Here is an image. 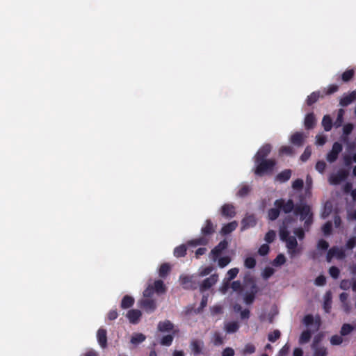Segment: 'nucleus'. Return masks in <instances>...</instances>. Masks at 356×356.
<instances>
[{
    "label": "nucleus",
    "instance_id": "obj_1",
    "mask_svg": "<svg viewBox=\"0 0 356 356\" xmlns=\"http://www.w3.org/2000/svg\"><path fill=\"white\" fill-rule=\"evenodd\" d=\"M294 222V219L290 216H286L282 224L280 226L279 234L280 239L286 243V246L289 250V252L293 255L297 252L298 242L296 238L293 236H290V232L288 230L289 225Z\"/></svg>",
    "mask_w": 356,
    "mask_h": 356
},
{
    "label": "nucleus",
    "instance_id": "obj_2",
    "mask_svg": "<svg viewBox=\"0 0 356 356\" xmlns=\"http://www.w3.org/2000/svg\"><path fill=\"white\" fill-rule=\"evenodd\" d=\"M215 232V227L212 221L207 219L205 221L204 225L201 229L202 236L188 241L187 244L188 245H206L209 243L208 236L212 235Z\"/></svg>",
    "mask_w": 356,
    "mask_h": 356
},
{
    "label": "nucleus",
    "instance_id": "obj_3",
    "mask_svg": "<svg viewBox=\"0 0 356 356\" xmlns=\"http://www.w3.org/2000/svg\"><path fill=\"white\" fill-rule=\"evenodd\" d=\"M254 174L259 177L267 175H272L276 165V161L274 159L266 160L254 161Z\"/></svg>",
    "mask_w": 356,
    "mask_h": 356
},
{
    "label": "nucleus",
    "instance_id": "obj_4",
    "mask_svg": "<svg viewBox=\"0 0 356 356\" xmlns=\"http://www.w3.org/2000/svg\"><path fill=\"white\" fill-rule=\"evenodd\" d=\"M274 206L278 207L280 211L284 213H289L294 211L296 206L293 200L289 199L286 201L283 198L277 199L274 202Z\"/></svg>",
    "mask_w": 356,
    "mask_h": 356
},
{
    "label": "nucleus",
    "instance_id": "obj_5",
    "mask_svg": "<svg viewBox=\"0 0 356 356\" xmlns=\"http://www.w3.org/2000/svg\"><path fill=\"white\" fill-rule=\"evenodd\" d=\"M294 214L300 216V220L303 221L307 219L309 215H313L311 207L307 204H297L294 210Z\"/></svg>",
    "mask_w": 356,
    "mask_h": 356
},
{
    "label": "nucleus",
    "instance_id": "obj_6",
    "mask_svg": "<svg viewBox=\"0 0 356 356\" xmlns=\"http://www.w3.org/2000/svg\"><path fill=\"white\" fill-rule=\"evenodd\" d=\"M180 282L184 289L195 290L199 286V283L195 280L194 276L181 275Z\"/></svg>",
    "mask_w": 356,
    "mask_h": 356
},
{
    "label": "nucleus",
    "instance_id": "obj_7",
    "mask_svg": "<svg viewBox=\"0 0 356 356\" xmlns=\"http://www.w3.org/2000/svg\"><path fill=\"white\" fill-rule=\"evenodd\" d=\"M342 149L343 147L341 143L339 142L334 143L331 151L327 154V161L330 163L334 162Z\"/></svg>",
    "mask_w": 356,
    "mask_h": 356
},
{
    "label": "nucleus",
    "instance_id": "obj_8",
    "mask_svg": "<svg viewBox=\"0 0 356 356\" xmlns=\"http://www.w3.org/2000/svg\"><path fill=\"white\" fill-rule=\"evenodd\" d=\"M251 286L249 292H247L243 298L244 302L246 305H251L255 299L256 294L259 291L257 285L253 282L250 281Z\"/></svg>",
    "mask_w": 356,
    "mask_h": 356
},
{
    "label": "nucleus",
    "instance_id": "obj_9",
    "mask_svg": "<svg viewBox=\"0 0 356 356\" xmlns=\"http://www.w3.org/2000/svg\"><path fill=\"white\" fill-rule=\"evenodd\" d=\"M272 150L271 145L267 143L262 145L254 156V161L266 160Z\"/></svg>",
    "mask_w": 356,
    "mask_h": 356
},
{
    "label": "nucleus",
    "instance_id": "obj_10",
    "mask_svg": "<svg viewBox=\"0 0 356 356\" xmlns=\"http://www.w3.org/2000/svg\"><path fill=\"white\" fill-rule=\"evenodd\" d=\"M348 176L347 170L341 169L339 170L337 173L333 174L330 177V182L332 184L337 185L341 181H344Z\"/></svg>",
    "mask_w": 356,
    "mask_h": 356
},
{
    "label": "nucleus",
    "instance_id": "obj_11",
    "mask_svg": "<svg viewBox=\"0 0 356 356\" xmlns=\"http://www.w3.org/2000/svg\"><path fill=\"white\" fill-rule=\"evenodd\" d=\"M218 280L217 274H213L209 277L206 278L200 284H199L200 290L201 292L209 289L213 286Z\"/></svg>",
    "mask_w": 356,
    "mask_h": 356
},
{
    "label": "nucleus",
    "instance_id": "obj_12",
    "mask_svg": "<svg viewBox=\"0 0 356 356\" xmlns=\"http://www.w3.org/2000/svg\"><path fill=\"white\" fill-rule=\"evenodd\" d=\"M334 257H337L339 259H342L346 257L345 252L342 249L339 248L338 247H332L331 248L327 253L326 260L328 262H330Z\"/></svg>",
    "mask_w": 356,
    "mask_h": 356
},
{
    "label": "nucleus",
    "instance_id": "obj_13",
    "mask_svg": "<svg viewBox=\"0 0 356 356\" xmlns=\"http://www.w3.org/2000/svg\"><path fill=\"white\" fill-rule=\"evenodd\" d=\"M227 246L228 243L226 240L221 241L211 252L212 259L216 261Z\"/></svg>",
    "mask_w": 356,
    "mask_h": 356
},
{
    "label": "nucleus",
    "instance_id": "obj_14",
    "mask_svg": "<svg viewBox=\"0 0 356 356\" xmlns=\"http://www.w3.org/2000/svg\"><path fill=\"white\" fill-rule=\"evenodd\" d=\"M140 307L146 312L152 313L156 308V301L151 298H144L140 301Z\"/></svg>",
    "mask_w": 356,
    "mask_h": 356
},
{
    "label": "nucleus",
    "instance_id": "obj_15",
    "mask_svg": "<svg viewBox=\"0 0 356 356\" xmlns=\"http://www.w3.org/2000/svg\"><path fill=\"white\" fill-rule=\"evenodd\" d=\"M307 137V135L304 133L297 131L291 136L290 142L296 147H301L303 145Z\"/></svg>",
    "mask_w": 356,
    "mask_h": 356
},
{
    "label": "nucleus",
    "instance_id": "obj_16",
    "mask_svg": "<svg viewBox=\"0 0 356 356\" xmlns=\"http://www.w3.org/2000/svg\"><path fill=\"white\" fill-rule=\"evenodd\" d=\"M221 215L227 218H234L236 215V209L232 204H225L221 207Z\"/></svg>",
    "mask_w": 356,
    "mask_h": 356
},
{
    "label": "nucleus",
    "instance_id": "obj_17",
    "mask_svg": "<svg viewBox=\"0 0 356 356\" xmlns=\"http://www.w3.org/2000/svg\"><path fill=\"white\" fill-rule=\"evenodd\" d=\"M257 224V220L254 215L245 216L241 221V229L244 230L250 227H253Z\"/></svg>",
    "mask_w": 356,
    "mask_h": 356
},
{
    "label": "nucleus",
    "instance_id": "obj_18",
    "mask_svg": "<svg viewBox=\"0 0 356 356\" xmlns=\"http://www.w3.org/2000/svg\"><path fill=\"white\" fill-rule=\"evenodd\" d=\"M97 338L99 346L102 348L107 347V332L104 328H99L97 332Z\"/></svg>",
    "mask_w": 356,
    "mask_h": 356
},
{
    "label": "nucleus",
    "instance_id": "obj_19",
    "mask_svg": "<svg viewBox=\"0 0 356 356\" xmlns=\"http://www.w3.org/2000/svg\"><path fill=\"white\" fill-rule=\"evenodd\" d=\"M323 309L325 313L329 314L332 309V294L330 291H327L323 297Z\"/></svg>",
    "mask_w": 356,
    "mask_h": 356
},
{
    "label": "nucleus",
    "instance_id": "obj_20",
    "mask_svg": "<svg viewBox=\"0 0 356 356\" xmlns=\"http://www.w3.org/2000/svg\"><path fill=\"white\" fill-rule=\"evenodd\" d=\"M316 118L314 113H309L306 115L304 121V125L306 129H312L316 124Z\"/></svg>",
    "mask_w": 356,
    "mask_h": 356
},
{
    "label": "nucleus",
    "instance_id": "obj_21",
    "mask_svg": "<svg viewBox=\"0 0 356 356\" xmlns=\"http://www.w3.org/2000/svg\"><path fill=\"white\" fill-rule=\"evenodd\" d=\"M142 313L138 309H131L127 312V317L130 323L136 324L138 322Z\"/></svg>",
    "mask_w": 356,
    "mask_h": 356
},
{
    "label": "nucleus",
    "instance_id": "obj_22",
    "mask_svg": "<svg viewBox=\"0 0 356 356\" xmlns=\"http://www.w3.org/2000/svg\"><path fill=\"white\" fill-rule=\"evenodd\" d=\"M238 227V222L236 220L225 224L221 228L220 233L222 235H227L234 231Z\"/></svg>",
    "mask_w": 356,
    "mask_h": 356
},
{
    "label": "nucleus",
    "instance_id": "obj_23",
    "mask_svg": "<svg viewBox=\"0 0 356 356\" xmlns=\"http://www.w3.org/2000/svg\"><path fill=\"white\" fill-rule=\"evenodd\" d=\"M324 96L320 91H315L312 92L307 98L306 103L308 106H312L316 103L320 98H323Z\"/></svg>",
    "mask_w": 356,
    "mask_h": 356
},
{
    "label": "nucleus",
    "instance_id": "obj_24",
    "mask_svg": "<svg viewBox=\"0 0 356 356\" xmlns=\"http://www.w3.org/2000/svg\"><path fill=\"white\" fill-rule=\"evenodd\" d=\"M174 328L173 324L168 320L160 321L158 324V330L160 332H170Z\"/></svg>",
    "mask_w": 356,
    "mask_h": 356
},
{
    "label": "nucleus",
    "instance_id": "obj_25",
    "mask_svg": "<svg viewBox=\"0 0 356 356\" xmlns=\"http://www.w3.org/2000/svg\"><path fill=\"white\" fill-rule=\"evenodd\" d=\"M152 286L154 291L159 294L165 293L166 291V286L161 280L154 281Z\"/></svg>",
    "mask_w": 356,
    "mask_h": 356
},
{
    "label": "nucleus",
    "instance_id": "obj_26",
    "mask_svg": "<svg viewBox=\"0 0 356 356\" xmlns=\"http://www.w3.org/2000/svg\"><path fill=\"white\" fill-rule=\"evenodd\" d=\"M134 302L135 300L133 297L129 295H126L123 297L121 301L120 307L122 309H129L134 305Z\"/></svg>",
    "mask_w": 356,
    "mask_h": 356
},
{
    "label": "nucleus",
    "instance_id": "obj_27",
    "mask_svg": "<svg viewBox=\"0 0 356 356\" xmlns=\"http://www.w3.org/2000/svg\"><path fill=\"white\" fill-rule=\"evenodd\" d=\"M291 170L289 169L284 170L277 174L276 176V180L280 182H286L291 178Z\"/></svg>",
    "mask_w": 356,
    "mask_h": 356
},
{
    "label": "nucleus",
    "instance_id": "obj_28",
    "mask_svg": "<svg viewBox=\"0 0 356 356\" xmlns=\"http://www.w3.org/2000/svg\"><path fill=\"white\" fill-rule=\"evenodd\" d=\"M171 270V266L168 263H163L159 270V275L161 278H165Z\"/></svg>",
    "mask_w": 356,
    "mask_h": 356
},
{
    "label": "nucleus",
    "instance_id": "obj_29",
    "mask_svg": "<svg viewBox=\"0 0 356 356\" xmlns=\"http://www.w3.org/2000/svg\"><path fill=\"white\" fill-rule=\"evenodd\" d=\"M191 349L194 355H197L202 353L203 342L198 340H194L191 342Z\"/></svg>",
    "mask_w": 356,
    "mask_h": 356
},
{
    "label": "nucleus",
    "instance_id": "obj_30",
    "mask_svg": "<svg viewBox=\"0 0 356 356\" xmlns=\"http://www.w3.org/2000/svg\"><path fill=\"white\" fill-rule=\"evenodd\" d=\"M355 99V93L353 92L349 95H346L340 99V105L341 106H347L350 104Z\"/></svg>",
    "mask_w": 356,
    "mask_h": 356
},
{
    "label": "nucleus",
    "instance_id": "obj_31",
    "mask_svg": "<svg viewBox=\"0 0 356 356\" xmlns=\"http://www.w3.org/2000/svg\"><path fill=\"white\" fill-rule=\"evenodd\" d=\"M312 332L309 330H304L299 338V343L300 344H305L308 343L312 338Z\"/></svg>",
    "mask_w": 356,
    "mask_h": 356
},
{
    "label": "nucleus",
    "instance_id": "obj_32",
    "mask_svg": "<svg viewBox=\"0 0 356 356\" xmlns=\"http://www.w3.org/2000/svg\"><path fill=\"white\" fill-rule=\"evenodd\" d=\"M186 251H187V248H186V245L182 244V245H180L177 247H176L174 249L173 253H174L175 257L179 258V257H184L186 254Z\"/></svg>",
    "mask_w": 356,
    "mask_h": 356
},
{
    "label": "nucleus",
    "instance_id": "obj_33",
    "mask_svg": "<svg viewBox=\"0 0 356 356\" xmlns=\"http://www.w3.org/2000/svg\"><path fill=\"white\" fill-rule=\"evenodd\" d=\"M322 125L325 131H330L332 127V120L330 115H324L322 120Z\"/></svg>",
    "mask_w": 356,
    "mask_h": 356
},
{
    "label": "nucleus",
    "instance_id": "obj_34",
    "mask_svg": "<svg viewBox=\"0 0 356 356\" xmlns=\"http://www.w3.org/2000/svg\"><path fill=\"white\" fill-rule=\"evenodd\" d=\"M225 330L228 333H234L239 329V325L238 322L233 321L229 322L225 325Z\"/></svg>",
    "mask_w": 356,
    "mask_h": 356
},
{
    "label": "nucleus",
    "instance_id": "obj_35",
    "mask_svg": "<svg viewBox=\"0 0 356 356\" xmlns=\"http://www.w3.org/2000/svg\"><path fill=\"white\" fill-rule=\"evenodd\" d=\"M280 213V210L278 207H275V208H271L268 211V217L270 220H276Z\"/></svg>",
    "mask_w": 356,
    "mask_h": 356
},
{
    "label": "nucleus",
    "instance_id": "obj_36",
    "mask_svg": "<svg viewBox=\"0 0 356 356\" xmlns=\"http://www.w3.org/2000/svg\"><path fill=\"white\" fill-rule=\"evenodd\" d=\"M355 71L353 69L347 70H346L342 74H341V80L343 82H348L350 81L353 77L354 76Z\"/></svg>",
    "mask_w": 356,
    "mask_h": 356
},
{
    "label": "nucleus",
    "instance_id": "obj_37",
    "mask_svg": "<svg viewBox=\"0 0 356 356\" xmlns=\"http://www.w3.org/2000/svg\"><path fill=\"white\" fill-rule=\"evenodd\" d=\"M146 339V337L142 333H136L132 336L131 342L133 344H138L143 342Z\"/></svg>",
    "mask_w": 356,
    "mask_h": 356
},
{
    "label": "nucleus",
    "instance_id": "obj_38",
    "mask_svg": "<svg viewBox=\"0 0 356 356\" xmlns=\"http://www.w3.org/2000/svg\"><path fill=\"white\" fill-rule=\"evenodd\" d=\"M344 111L340 108L337 113V118L334 122V126L337 128L340 127L342 125L343 121Z\"/></svg>",
    "mask_w": 356,
    "mask_h": 356
},
{
    "label": "nucleus",
    "instance_id": "obj_39",
    "mask_svg": "<svg viewBox=\"0 0 356 356\" xmlns=\"http://www.w3.org/2000/svg\"><path fill=\"white\" fill-rule=\"evenodd\" d=\"M312 349L314 350V356H327V348L323 346H318Z\"/></svg>",
    "mask_w": 356,
    "mask_h": 356
},
{
    "label": "nucleus",
    "instance_id": "obj_40",
    "mask_svg": "<svg viewBox=\"0 0 356 356\" xmlns=\"http://www.w3.org/2000/svg\"><path fill=\"white\" fill-rule=\"evenodd\" d=\"M286 262V258L284 254H279L275 259L273 261V265L274 266H280Z\"/></svg>",
    "mask_w": 356,
    "mask_h": 356
},
{
    "label": "nucleus",
    "instance_id": "obj_41",
    "mask_svg": "<svg viewBox=\"0 0 356 356\" xmlns=\"http://www.w3.org/2000/svg\"><path fill=\"white\" fill-rule=\"evenodd\" d=\"M322 231L325 236H329L332 232V224L330 221L325 222L322 227Z\"/></svg>",
    "mask_w": 356,
    "mask_h": 356
},
{
    "label": "nucleus",
    "instance_id": "obj_42",
    "mask_svg": "<svg viewBox=\"0 0 356 356\" xmlns=\"http://www.w3.org/2000/svg\"><path fill=\"white\" fill-rule=\"evenodd\" d=\"M250 191V187L248 185H243L237 192V195L241 197H245Z\"/></svg>",
    "mask_w": 356,
    "mask_h": 356
},
{
    "label": "nucleus",
    "instance_id": "obj_43",
    "mask_svg": "<svg viewBox=\"0 0 356 356\" xmlns=\"http://www.w3.org/2000/svg\"><path fill=\"white\" fill-rule=\"evenodd\" d=\"M244 265L247 268H254L256 266V260L252 257H247L244 261Z\"/></svg>",
    "mask_w": 356,
    "mask_h": 356
},
{
    "label": "nucleus",
    "instance_id": "obj_44",
    "mask_svg": "<svg viewBox=\"0 0 356 356\" xmlns=\"http://www.w3.org/2000/svg\"><path fill=\"white\" fill-rule=\"evenodd\" d=\"M281 336V333L280 330H275L272 332H270L268 335V339L270 342H275Z\"/></svg>",
    "mask_w": 356,
    "mask_h": 356
},
{
    "label": "nucleus",
    "instance_id": "obj_45",
    "mask_svg": "<svg viewBox=\"0 0 356 356\" xmlns=\"http://www.w3.org/2000/svg\"><path fill=\"white\" fill-rule=\"evenodd\" d=\"M173 341V336L171 334H168L162 337L161 339V344L163 346H169L172 344Z\"/></svg>",
    "mask_w": 356,
    "mask_h": 356
},
{
    "label": "nucleus",
    "instance_id": "obj_46",
    "mask_svg": "<svg viewBox=\"0 0 356 356\" xmlns=\"http://www.w3.org/2000/svg\"><path fill=\"white\" fill-rule=\"evenodd\" d=\"M280 154L291 155L293 153V149L289 145L282 146L279 150Z\"/></svg>",
    "mask_w": 356,
    "mask_h": 356
},
{
    "label": "nucleus",
    "instance_id": "obj_47",
    "mask_svg": "<svg viewBox=\"0 0 356 356\" xmlns=\"http://www.w3.org/2000/svg\"><path fill=\"white\" fill-rule=\"evenodd\" d=\"M276 237V233L274 230H269L265 235V241L268 243H273Z\"/></svg>",
    "mask_w": 356,
    "mask_h": 356
},
{
    "label": "nucleus",
    "instance_id": "obj_48",
    "mask_svg": "<svg viewBox=\"0 0 356 356\" xmlns=\"http://www.w3.org/2000/svg\"><path fill=\"white\" fill-rule=\"evenodd\" d=\"M239 272L238 268H233L228 270L227 272V281H231L234 280L238 275Z\"/></svg>",
    "mask_w": 356,
    "mask_h": 356
},
{
    "label": "nucleus",
    "instance_id": "obj_49",
    "mask_svg": "<svg viewBox=\"0 0 356 356\" xmlns=\"http://www.w3.org/2000/svg\"><path fill=\"white\" fill-rule=\"evenodd\" d=\"M274 269L271 267H266L262 273L263 278L268 280L274 274Z\"/></svg>",
    "mask_w": 356,
    "mask_h": 356
},
{
    "label": "nucleus",
    "instance_id": "obj_50",
    "mask_svg": "<svg viewBox=\"0 0 356 356\" xmlns=\"http://www.w3.org/2000/svg\"><path fill=\"white\" fill-rule=\"evenodd\" d=\"M311 154H312V149H311L310 147L307 146L305 148L302 154L300 156L301 161L303 162L307 161L309 159V158L310 157Z\"/></svg>",
    "mask_w": 356,
    "mask_h": 356
},
{
    "label": "nucleus",
    "instance_id": "obj_51",
    "mask_svg": "<svg viewBox=\"0 0 356 356\" xmlns=\"http://www.w3.org/2000/svg\"><path fill=\"white\" fill-rule=\"evenodd\" d=\"M356 246V236H351L346 243V248L353 250Z\"/></svg>",
    "mask_w": 356,
    "mask_h": 356
},
{
    "label": "nucleus",
    "instance_id": "obj_52",
    "mask_svg": "<svg viewBox=\"0 0 356 356\" xmlns=\"http://www.w3.org/2000/svg\"><path fill=\"white\" fill-rule=\"evenodd\" d=\"M352 283V279L351 280H342L340 282L339 287L342 290H348L350 288Z\"/></svg>",
    "mask_w": 356,
    "mask_h": 356
},
{
    "label": "nucleus",
    "instance_id": "obj_53",
    "mask_svg": "<svg viewBox=\"0 0 356 356\" xmlns=\"http://www.w3.org/2000/svg\"><path fill=\"white\" fill-rule=\"evenodd\" d=\"M270 247L268 244H263L258 250V254L261 256H265L268 254Z\"/></svg>",
    "mask_w": 356,
    "mask_h": 356
},
{
    "label": "nucleus",
    "instance_id": "obj_54",
    "mask_svg": "<svg viewBox=\"0 0 356 356\" xmlns=\"http://www.w3.org/2000/svg\"><path fill=\"white\" fill-rule=\"evenodd\" d=\"M231 261V259L229 258V257L228 256H225V257H220L219 259H218V266L220 267V268H224L227 265H228L229 264V262Z\"/></svg>",
    "mask_w": 356,
    "mask_h": 356
},
{
    "label": "nucleus",
    "instance_id": "obj_55",
    "mask_svg": "<svg viewBox=\"0 0 356 356\" xmlns=\"http://www.w3.org/2000/svg\"><path fill=\"white\" fill-rule=\"evenodd\" d=\"M329 248V243L324 239H320L317 243V248L325 251Z\"/></svg>",
    "mask_w": 356,
    "mask_h": 356
},
{
    "label": "nucleus",
    "instance_id": "obj_56",
    "mask_svg": "<svg viewBox=\"0 0 356 356\" xmlns=\"http://www.w3.org/2000/svg\"><path fill=\"white\" fill-rule=\"evenodd\" d=\"M338 89H339L338 86H337L335 84L330 85L328 86L327 90H325L323 92V96H325V95H329L333 94L335 92H337L338 90Z\"/></svg>",
    "mask_w": 356,
    "mask_h": 356
},
{
    "label": "nucleus",
    "instance_id": "obj_57",
    "mask_svg": "<svg viewBox=\"0 0 356 356\" xmlns=\"http://www.w3.org/2000/svg\"><path fill=\"white\" fill-rule=\"evenodd\" d=\"M329 273L332 278L337 279L339 276L340 270L337 267L332 266L329 269Z\"/></svg>",
    "mask_w": 356,
    "mask_h": 356
},
{
    "label": "nucleus",
    "instance_id": "obj_58",
    "mask_svg": "<svg viewBox=\"0 0 356 356\" xmlns=\"http://www.w3.org/2000/svg\"><path fill=\"white\" fill-rule=\"evenodd\" d=\"M304 182L301 179H297L292 183V188L295 190H301L303 188Z\"/></svg>",
    "mask_w": 356,
    "mask_h": 356
},
{
    "label": "nucleus",
    "instance_id": "obj_59",
    "mask_svg": "<svg viewBox=\"0 0 356 356\" xmlns=\"http://www.w3.org/2000/svg\"><path fill=\"white\" fill-rule=\"evenodd\" d=\"M213 344L215 346H221L223 343V339L218 332H215L213 334Z\"/></svg>",
    "mask_w": 356,
    "mask_h": 356
},
{
    "label": "nucleus",
    "instance_id": "obj_60",
    "mask_svg": "<svg viewBox=\"0 0 356 356\" xmlns=\"http://www.w3.org/2000/svg\"><path fill=\"white\" fill-rule=\"evenodd\" d=\"M343 342V339L341 336L339 335H334L330 339V343L332 345L337 346L341 344Z\"/></svg>",
    "mask_w": 356,
    "mask_h": 356
},
{
    "label": "nucleus",
    "instance_id": "obj_61",
    "mask_svg": "<svg viewBox=\"0 0 356 356\" xmlns=\"http://www.w3.org/2000/svg\"><path fill=\"white\" fill-rule=\"evenodd\" d=\"M314 319L312 314L305 316L302 322L306 326H309L314 323Z\"/></svg>",
    "mask_w": 356,
    "mask_h": 356
},
{
    "label": "nucleus",
    "instance_id": "obj_62",
    "mask_svg": "<svg viewBox=\"0 0 356 356\" xmlns=\"http://www.w3.org/2000/svg\"><path fill=\"white\" fill-rule=\"evenodd\" d=\"M154 292L155 291L153 289V286L152 285H149L148 287L143 291V296L145 298H150L152 296Z\"/></svg>",
    "mask_w": 356,
    "mask_h": 356
},
{
    "label": "nucleus",
    "instance_id": "obj_63",
    "mask_svg": "<svg viewBox=\"0 0 356 356\" xmlns=\"http://www.w3.org/2000/svg\"><path fill=\"white\" fill-rule=\"evenodd\" d=\"M255 352V346L252 343H248L243 349L244 354H252Z\"/></svg>",
    "mask_w": 356,
    "mask_h": 356
},
{
    "label": "nucleus",
    "instance_id": "obj_64",
    "mask_svg": "<svg viewBox=\"0 0 356 356\" xmlns=\"http://www.w3.org/2000/svg\"><path fill=\"white\" fill-rule=\"evenodd\" d=\"M326 163L323 161H318L316 164V170L321 173H323L325 169Z\"/></svg>",
    "mask_w": 356,
    "mask_h": 356
}]
</instances>
